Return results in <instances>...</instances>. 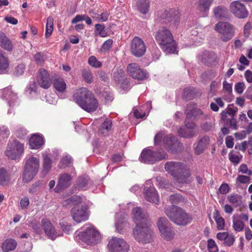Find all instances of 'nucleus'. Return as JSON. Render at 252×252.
<instances>
[{
	"mask_svg": "<svg viewBox=\"0 0 252 252\" xmlns=\"http://www.w3.org/2000/svg\"><path fill=\"white\" fill-rule=\"evenodd\" d=\"M133 220L136 227L133 230L135 239L140 243L147 244L152 241L153 232L150 228L152 224L148 214L143 212L140 207H135L132 210Z\"/></svg>",
	"mask_w": 252,
	"mask_h": 252,
	"instance_id": "obj_1",
	"label": "nucleus"
},
{
	"mask_svg": "<svg viewBox=\"0 0 252 252\" xmlns=\"http://www.w3.org/2000/svg\"><path fill=\"white\" fill-rule=\"evenodd\" d=\"M75 102L83 110L88 112H93L98 107V101L91 92L86 88L78 90L73 94Z\"/></svg>",
	"mask_w": 252,
	"mask_h": 252,
	"instance_id": "obj_2",
	"label": "nucleus"
},
{
	"mask_svg": "<svg viewBox=\"0 0 252 252\" xmlns=\"http://www.w3.org/2000/svg\"><path fill=\"white\" fill-rule=\"evenodd\" d=\"M156 40L166 54H177L176 42L169 30L164 27L160 28L157 32Z\"/></svg>",
	"mask_w": 252,
	"mask_h": 252,
	"instance_id": "obj_3",
	"label": "nucleus"
},
{
	"mask_svg": "<svg viewBox=\"0 0 252 252\" xmlns=\"http://www.w3.org/2000/svg\"><path fill=\"white\" fill-rule=\"evenodd\" d=\"M81 231L74 234L76 241L84 242L88 245L96 244L101 239L100 233L90 224H86L81 228Z\"/></svg>",
	"mask_w": 252,
	"mask_h": 252,
	"instance_id": "obj_4",
	"label": "nucleus"
},
{
	"mask_svg": "<svg viewBox=\"0 0 252 252\" xmlns=\"http://www.w3.org/2000/svg\"><path fill=\"white\" fill-rule=\"evenodd\" d=\"M165 170L179 183H187V179L190 176L189 170L180 162L169 161L165 163Z\"/></svg>",
	"mask_w": 252,
	"mask_h": 252,
	"instance_id": "obj_5",
	"label": "nucleus"
},
{
	"mask_svg": "<svg viewBox=\"0 0 252 252\" xmlns=\"http://www.w3.org/2000/svg\"><path fill=\"white\" fill-rule=\"evenodd\" d=\"M165 213L172 222L178 225H187L192 220L189 214L176 205H172L167 207L165 210Z\"/></svg>",
	"mask_w": 252,
	"mask_h": 252,
	"instance_id": "obj_6",
	"label": "nucleus"
},
{
	"mask_svg": "<svg viewBox=\"0 0 252 252\" xmlns=\"http://www.w3.org/2000/svg\"><path fill=\"white\" fill-rule=\"evenodd\" d=\"M162 141L166 150L172 153L180 152L183 147L182 143L177 137L171 134L165 135L163 132L160 131L155 136L154 143L155 145H159Z\"/></svg>",
	"mask_w": 252,
	"mask_h": 252,
	"instance_id": "obj_7",
	"label": "nucleus"
},
{
	"mask_svg": "<svg viewBox=\"0 0 252 252\" xmlns=\"http://www.w3.org/2000/svg\"><path fill=\"white\" fill-rule=\"evenodd\" d=\"M39 167L38 158L32 156L28 158L25 162L22 175L23 182L28 183L31 182L37 174Z\"/></svg>",
	"mask_w": 252,
	"mask_h": 252,
	"instance_id": "obj_8",
	"label": "nucleus"
},
{
	"mask_svg": "<svg viewBox=\"0 0 252 252\" xmlns=\"http://www.w3.org/2000/svg\"><path fill=\"white\" fill-rule=\"evenodd\" d=\"M166 157L167 154L163 149L155 151L149 148H145L141 153L139 160L144 163L154 164L166 158Z\"/></svg>",
	"mask_w": 252,
	"mask_h": 252,
	"instance_id": "obj_9",
	"label": "nucleus"
},
{
	"mask_svg": "<svg viewBox=\"0 0 252 252\" xmlns=\"http://www.w3.org/2000/svg\"><path fill=\"white\" fill-rule=\"evenodd\" d=\"M215 30L220 34L221 40L223 42L230 40L234 36V27L230 24L220 21L215 26Z\"/></svg>",
	"mask_w": 252,
	"mask_h": 252,
	"instance_id": "obj_10",
	"label": "nucleus"
},
{
	"mask_svg": "<svg viewBox=\"0 0 252 252\" xmlns=\"http://www.w3.org/2000/svg\"><path fill=\"white\" fill-rule=\"evenodd\" d=\"M158 18L161 23L169 24L170 26L176 27L180 21V13L177 10L170 9L161 12Z\"/></svg>",
	"mask_w": 252,
	"mask_h": 252,
	"instance_id": "obj_11",
	"label": "nucleus"
},
{
	"mask_svg": "<svg viewBox=\"0 0 252 252\" xmlns=\"http://www.w3.org/2000/svg\"><path fill=\"white\" fill-rule=\"evenodd\" d=\"M24 151V144L17 140H14L8 144L5 154L11 159H17L21 157Z\"/></svg>",
	"mask_w": 252,
	"mask_h": 252,
	"instance_id": "obj_12",
	"label": "nucleus"
},
{
	"mask_svg": "<svg viewBox=\"0 0 252 252\" xmlns=\"http://www.w3.org/2000/svg\"><path fill=\"white\" fill-rule=\"evenodd\" d=\"M157 225L161 236L167 241H171L175 236V231L170 226L166 218L160 217L158 219Z\"/></svg>",
	"mask_w": 252,
	"mask_h": 252,
	"instance_id": "obj_13",
	"label": "nucleus"
},
{
	"mask_svg": "<svg viewBox=\"0 0 252 252\" xmlns=\"http://www.w3.org/2000/svg\"><path fill=\"white\" fill-rule=\"evenodd\" d=\"M108 249L110 252H127L129 245L123 239L114 237L109 241Z\"/></svg>",
	"mask_w": 252,
	"mask_h": 252,
	"instance_id": "obj_14",
	"label": "nucleus"
},
{
	"mask_svg": "<svg viewBox=\"0 0 252 252\" xmlns=\"http://www.w3.org/2000/svg\"><path fill=\"white\" fill-rule=\"evenodd\" d=\"M127 70L130 76L138 80H146L149 76L148 72L136 63H129L127 66Z\"/></svg>",
	"mask_w": 252,
	"mask_h": 252,
	"instance_id": "obj_15",
	"label": "nucleus"
},
{
	"mask_svg": "<svg viewBox=\"0 0 252 252\" xmlns=\"http://www.w3.org/2000/svg\"><path fill=\"white\" fill-rule=\"evenodd\" d=\"M231 12L238 19H245L248 17L249 11L241 0L232 1L229 6Z\"/></svg>",
	"mask_w": 252,
	"mask_h": 252,
	"instance_id": "obj_16",
	"label": "nucleus"
},
{
	"mask_svg": "<svg viewBox=\"0 0 252 252\" xmlns=\"http://www.w3.org/2000/svg\"><path fill=\"white\" fill-rule=\"evenodd\" d=\"M146 51V47L143 40L138 36H135L131 40L130 51L137 58L143 56Z\"/></svg>",
	"mask_w": 252,
	"mask_h": 252,
	"instance_id": "obj_17",
	"label": "nucleus"
},
{
	"mask_svg": "<svg viewBox=\"0 0 252 252\" xmlns=\"http://www.w3.org/2000/svg\"><path fill=\"white\" fill-rule=\"evenodd\" d=\"M144 194L146 200L150 202L158 204L159 202V196L152 184L151 180H149L145 183Z\"/></svg>",
	"mask_w": 252,
	"mask_h": 252,
	"instance_id": "obj_18",
	"label": "nucleus"
},
{
	"mask_svg": "<svg viewBox=\"0 0 252 252\" xmlns=\"http://www.w3.org/2000/svg\"><path fill=\"white\" fill-rule=\"evenodd\" d=\"M72 177L68 173H63L60 174L58 182L54 189L55 192L60 193L69 188L72 183Z\"/></svg>",
	"mask_w": 252,
	"mask_h": 252,
	"instance_id": "obj_19",
	"label": "nucleus"
},
{
	"mask_svg": "<svg viewBox=\"0 0 252 252\" xmlns=\"http://www.w3.org/2000/svg\"><path fill=\"white\" fill-rule=\"evenodd\" d=\"M51 79L47 71L44 68H40L38 70L37 77L38 84L43 89H48L51 85Z\"/></svg>",
	"mask_w": 252,
	"mask_h": 252,
	"instance_id": "obj_20",
	"label": "nucleus"
},
{
	"mask_svg": "<svg viewBox=\"0 0 252 252\" xmlns=\"http://www.w3.org/2000/svg\"><path fill=\"white\" fill-rule=\"evenodd\" d=\"M72 218L75 221L80 223L88 219L89 215L86 208L75 207L71 210Z\"/></svg>",
	"mask_w": 252,
	"mask_h": 252,
	"instance_id": "obj_21",
	"label": "nucleus"
},
{
	"mask_svg": "<svg viewBox=\"0 0 252 252\" xmlns=\"http://www.w3.org/2000/svg\"><path fill=\"white\" fill-rule=\"evenodd\" d=\"M45 141L42 135L33 134L29 140L30 147L32 149H40L44 144Z\"/></svg>",
	"mask_w": 252,
	"mask_h": 252,
	"instance_id": "obj_22",
	"label": "nucleus"
},
{
	"mask_svg": "<svg viewBox=\"0 0 252 252\" xmlns=\"http://www.w3.org/2000/svg\"><path fill=\"white\" fill-rule=\"evenodd\" d=\"M41 222L45 234L51 239L54 240L58 235L51 222L46 219H42Z\"/></svg>",
	"mask_w": 252,
	"mask_h": 252,
	"instance_id": "obj_23",
	"label": "nucleus"
},
{
	"mask_svg": "<svg viewBox=\"0 0 252 252\" xmlns=\"http://www.w3.org/2000/svg\"><path fill=\"white\" fill-rule=\"evenodd\" d=\"M217 238L220 241H223V245L227 247L233 245L235 240L234 235L227 232L217 233Z\"/></svg>",
	"mask_w": 252,
	"mask_h": 252,
	"instance_id": "obj_24",
	"label": "nucleus"
},
{
	"mask_svg": "<svg viewBox=\"0 0 252 252\" xmlns=\"http://www.w3.org/2000/svg\"><path fill=\"white\" fill-rule=\"evenodd\" d=\"M0 47L8 52L12 51L14 47L11 40L2 32H0Z\"/></svg>",
	"mask_w": 252,
	"mask_h": 252,
	"instance_id": "obj_25",
	"label": "nucleus"
},
{
	"mask_svg": "<svg viewBox=\"0 0 252 252\" xmlns=\"http://www.w3.org/2000/svg\"><path fill=\"white\" fill-rule=\"evenodd\" d=\"M209 137L207 136H204L201 138L196 144H194L195 153L198 155L203 153L206 147L209 144Z\"/></svg>",
	"mask_w": 252,
	"mask_h": 252,
	"instance_id": "obj_26",
	"label": "nucleus"
},
{
	"mask_svg": "<svg viewBox=\"0 0 252 252\" xmlns=\"http://www.w3.org/2000/svg\"><path fill=\"white\" fill-rule=\"evenodd\" d=\"M3 97L8 100L9 106H13L18 103V97L17 94L9 89H6L3 91Z\"/></svg>",
	"mask_w": 252,
	"mask_h": 252,
	"instance_id": "obj_27",
	"label": "nucleus"
},
{
	"mask_svg": "<svg viewBox=\"0 0 252 252\" xmlns=\"http://www.w3.org/2000/svg\"><path fill=\"white\" fill-rule=\"evenodd\" d=\"M136 6L140 13L146 15L150 11V2L149 0H138Z\"/></svg>",
	"mask_w": 252,
	"mask_h": 252,
	"instance_id": "obj_28",
	"label": "nucleus"
},
{
	"mask_svg": "<svg viewBox=\"0 0 252 252\" xmlns=\"http://www.w3.org/2000/svg\"><path fill=\"white\" fill-rule=\"evenodd\" d=\"M217 58V55L213 52L204 51L201 55V61L205 64L209 66L213 63Z\"/></svg>",
	"mask_w": 252,
	"mask_h": 252,
	"instance_id": "obj_29",
	"label": "nucleus"
},
{
	"mask_svg": "<svg viewBox=\"0 0 252 252\" xmlns=\"http://www.w3.org/2000/svg\"><path fill=\"white\" fill-rule=\"evenodd\" d=\"M89 181V178L87 176H81L78 177L74 185V188L78 190H86L87 185Z\"/></svg>",
	"mask_w": 252,
	"mask_h": 252,
	"instance_id": "obj_30",
	"label": "nucleus"
},
{
	"mask_svg": "<svg viewBox=\"0 0 252 252\" xmlns=\"http://www.w3.org/2000/svg\"><path fill=\"white\" fill-rule=\"evenodd\" d=\"M197 130H191L184 126L180 127L178 130V135L185 138H191L196 135Z\"/></svg>",
	"mask_w": 252,
	"mask_h": 252,
	"instance_id": "obj_31",
	"label": "nucleus"
},
{
	"mask_svg": "<svg viewBox=\"0 0 252 252\" xmlns=\"http://www.w3.org/2000/svg\"><path fill=\"white\" fill-rule=\"evenodd\" d=\"M214 0H199L198 8L202 13V16L205 17L207 15V12Z\"/></svg>",
	"mask_w": 252,
	"mask_h": 252,
	"instance_id": "obj_32",
	"label": "nucleus"
},
{
	"mask_svg": "<svg viewBox=\"0 0 252 252\" xmlns=\"http://www.w3.org/2000/svg\"><path fill=\"white\" fill-rule=\"evenodd\" d=\"M9 66L8 58L4 56V53L0 50V74H5L7 72Z\"/></svg>",
	"mask_w": 252,
	"mask_h": 252,
	"instance_id": "obj_33",
	"label": "nucleus"
},
{
	"mask_svg": "<svg viewBox=\"0 0 252 252\" xmlns=\"http://www.w3.org/2000/svg\"><path fill=\"white\" fill-rule=\"evenodd\" d=\"M214 15L216 18L220 19L226 17L228 15V9L224 6L215 7L213 10Z\"/></svg>",
	"mask_w": 252,
	"mask_h": 252,
	"instance_id": "obj_34",
	"label": "nucleus"
},
{
	"mask_svg": "<svg viewBox=\"0 0 252 252\" xmlns=\"http://www.w3.org/2000/svg\"><path fill=\"white\" fill-rule=\"evenodd\" d=\"M16 241L13 239L5 240L2 243L1 249L3 252H9L14 250L17 246Z\"/></svg>",
	"mask_w": 252,
	"mask_h": 252,
	"instance_id": "obj_35",
	"label": "nucleus"
},
{
	"mask_svg": "<svg viewBox=\"0 0 252 252\" xmlns=\"http://www.w3.org/2000/svg\"><path fill=\"white\" fill-rule=\"evenodd\" d=\"M187 119L196 120L198 119L200 116L203 115V112L199 108H193L190 110H186L185 111Z\"/></svg>",
	"mask_w": 252,
	"mask_h": 252,
	"instance_id": "obj_36",
	"label": "nucleus"
},
{
	"mask_svg": "<svg viewBox=\"0 0 252 252\" xmlns=\"http://www.w3.org/2000/svg\"><path fill=\"white\" fill-rule=\"evenodd\" d=\"M112 126V121L108 118H106L100 126L99 131L103 134H107L111 130Z\"/></svg>",
	"mask_w": 252,
	"mask_h": 252,
	"instance_id": "obj_37",
	"label": "nucleus"
},
{
	"mask_svg": "<svg viewBox=\"0 0 252 252\" xmlns=\"http://www.w3.org/2000/svg\"><path fill=\"white\" fill-rule=\"evenodd\" d=\"M233 227L236 232L242 231L244 227V224L242 220L238 219V215H234L233 217Z\"/></svg>",
	"mask_w": 252,
	"mask_h": 252,
	"instance_id": "obj_38",
	"label": "nucleus"
},
{
	"mask_svg": "<svg viewBox=\"0 0 252 252\" xmlns=\"http://www.w3.org/2000/svg\"><path fill=\"white\" fill-rule=\"evenodd\" d=\"M10 180V178L7 171L3 168H0V185L3 186L7 185Z\"/></svg>",
	"mask_w": 252,
	"mask_h": 252,
	"instance_id": "obj_39",
	"label": "nucleus"
},
{
	"mask_svg": "<svg viewBox=\"0 0 252 252\" xmlns=\"http://www.w3.org/2000/svg\"><path fill=\"white\" fill-rule=\"evenodd\" d=\"M125 215L120 213H117L115 216V226L116 230L121 233L122 230V225L124 222Z\"/></svg>",
	"mask_w": 252,
	"mask_h": 252,
	"instance_id": "obj_40",
	"label": "nucleus"
},
{
	"mask_svg": "<svg viewBox=\"0 0 252 252\" xmlns=\"http://www.w3.org/2000/svg\"><path fill=\"white\" fill-rule=\"evenodd\" d=\"M66 83L62 78H58L54 81V87L59 92H63L66 89Z\"/></svg>",
	"mask_w": 252,
	"mask_h": 252,
	"instance_id": "obj_41",
	"label": "nucleus"
},
{
	"mask_svg": "<svg viewBox=\"0 0 252 252\" xmlns=\"http://www.w3.org/2000/svg\"><path fill=\"white\" fill-rule=\"evenodd\" d=\"M43 171L47 173L48 172L52 167V161L50 158L47 153L43 154Z\"/></svg>",
	"mask_w": 252,
	"mask_h": 252,
	"instance_id": "obj_42",
	"label": "nucleus"
},
{
	"mask_svg": "<svg viewBox=\"0 0 252 252\" xmlns=\"http://www.w3.org/2000/svg\"><path fill=\"white\" fill-rule=\"evenodd\" d=\"M214 218L217 225L219 230H223L224 227V219L220 216L219 211L215 210L214 213Z\"/></svg>",
	"mask_w": 252,
	"mask_h": 252,
	"instance_id": "obj_43",
	"label": "nucleus"
},
{
	"mask_svg": "<svg viewBox=\"0 0 252 252\" xmlns=\"http://www.w3.org/2000/svg\"><path fill=\"white\" fill-rule=\"evenodd\" d=\"M53 18L49 16L47 18L46 31L45 36L46 38H49L51 35L53 30Z\"/></svg>",
	"mask_w": 252,
	"mask_h": 252,
	"instance_id": "obj_44",
	"label": "nucleus"
},
{
	"mask_svg": "<svg viewBox=\"0 0 252 252\" xmlns=\"http://www.w3.org/2000/svg\"><path fill=\"white\" fill-rule=\"evenodd\" d=\"M232 84L228 83L226 81L223 82V90L228 93V96L227 97H224V100L227 102H230L233 99L232 95Z\"/></svg>",
	"mask_w": 252,
	"mask_h": 252,
	"instance_id": "obj_45",
	"label": "nucleus"
},
{
	"mask_svg": "<svg viewBox=\"0 0 252 252\" xmlns=\"http://www.w3.org/2000/svg\"><path fill=\"white\" fill-rule=\"evenodd\" d=\"M72 162V158L69 155H66L61 159L59 166L61 168H65L69 166Z\"/></svg>",
	"mask_w": 252,
	"mask_h": 252,
	"instance_id": "obj_46",
	"label": "nucleus"
},
{
	"mask_svg": "<svg viewBox=\"0 0 252 252\" xmlns=\"http://www.w3.org/2000/svg\"><path fill=\"white\" fill-rule=\"evenodd\" d=\"M82 75L84 81L88 84H91L93 81V75L89 68H84L81 70Z\"/></svg>",
	"mask_w": 252,
	"mask_h": 252,
	"instance_id": "obj_47",
	"label": "nucleus"
},
{
	"mask_svg": "<svg viewBox=\"0 0 252 252\" xmlns=\"http://www.w3.org/2000/svg\"><path fill=\"white\" fill-rule=\"evenodd\" d=\"M114 79L117 83H120L125 78V71L122 69H117L114 72Z\"/></svg>",
	"mask_w": 252,
	"mask_h": 252,
	"instance_id": "obj_48",
	"label": "nucleus"
},
{
	"mask_svg": "<svg viewBox=\"0 0 252 252\" xmlns=\"http://www.w3.org/2000/svg\"><path fill=\"white\" fill-rule=\"evenodd\" d=\"M88 63L94 68H99L102 66V63L98 61L94 56H90L88 59Z\"/></svg>",
	"mask_w": 252,
	"mask_h": 252,
	"instance_id": "obj_49",
	"label": "nucleus"
},
{
	"mask_svg": "<svg viewBox=\"0 0 252 252\" xmlns=\"http://www.w3.org/2000/svg\"><path fill=\"white\" fill-rule=\"evenodd\" d=\"M194 92L193 89L189 87L184 90L183 96L188 99H191L193 97Z\"/></svg>",
	"mask_w": 252,
	"mask_h": 252,
	"instance_id": "obj_50",
	"label": "nucleus"
},
{
	"mask_svg": "<svg viewBox=\"0 0 252 252\" xmlns=\"http://www.w3.org/2000/svg\"><path fill=\"white\" fill-rule=\"evenodd\" d=\"M207 249L209 252H218V248L215 241L209 239L207 241Z\"/></svg>",
	"mask_w": 252,
	"mask_h": 252,
	"instance_id": "obj_51",
	"label": "nucleus"
},
{
	"mask_svg": "<svg viewBox=\"0 0 252 252\" xmlns=\"http://www.w3.org/2000/svg\"><path fill=\"white\" fill-rule=\"evenodd\" d=\"M183 196L178 193L171 194L169 197V201L173 204H178L183 201Z\"/></svg>",
	"mask_w": 252,
	"mask_h": 252,
	"instance_id": "obj_52",
	"label": "nucleus"
},
{
	"mask_svg": "<svg viewBox=\"0 0 252 252\" xmlns=\"http://www.w3.org/2000/svg\"><path fill=\"white\" fill-rule=\"evenodd\" d=\"M157 182H158L159 186L160 188H165V189H169L170 186V184L169 181L166 179L161 178L160 177H158L156 179Z\"/></svg>",
	"mask_w": 252,
	"mask_h": 252,
	"instance_id": "obj_53",
	"label": "nucleus"
},
{
	"mask_svg": "<svg viewBox=\"0 0 252 252\" xmlns=\"http://www.w3.org/2000/svg\"><path fill=\"white\" fill-rule=\"evenodd\" d=\"M33 58L37 64L41 65L44 62V54L41 52H37Z\"/></svg>",
	"mask_w": 252,
	"mask_h": 252,
	"instance_id": "obj_54",
	"label": "nucleus"
},
{
	"mask_svg": "<svg viewBox=\"0 0 252 252\" xmlns=\"http://www.w3.org/2000/svg\"><path fill=\"white\" fill-rule=\"evenodd\" d=\"M113 41L111 39H109L105 41L102 45L101 50L102 51H108L111 48Z\"/></svg>",
	"mask_w": 252,
	"mask_h": 252,
	"instance_id": "obj_55",
	"label": "nucleus"
},
{
	"mask_svg": "<svg viewBox=\"0 0 252 252\" xmlns=\"http://www.w3.org/2000/svg\"><path fill=\"white\" fill-rule=\"evenodd\" d=\"M236 181L237 182L242 184H248L250 183V178L247 176L238 175L236 178Z\"/></svg>",
	"mask_w": 252,
	"mask_h": 252,
	"instance_id": "obj_56",
	"label": "nucleus"
},
{
	"mask_svg": "<svg viewBox=\"0 0 252 252\" xmlns=\"http://www.w3.org/2000/svg\"><path fill=\"white\" fill-rule=\"evenodd\" d=\"M189 119H187V117L186 118L185 121V127L191 130H196V128L197 127V125L193 122H189Z\"/></svg>",
	"mask_w": 252,
	"mask_h": 252,
	"instance_id": "obj_57",
	"label": "nucleus"
},
{
	"mask_svg": "<svg viewBox=\"0 0 252 252\" xmlns=\"http://www.w3.org/2000/svg\"><path fill=\"white\" fill-rule=\"evenodd\" d=\"M227 126L229 128H231L235 130L238 129L236 121L233 117L227 120Z\"/></svg>",
	"mask_w": 252,
	"mask_h": 252,
	"instance_id": "obj_58",
	"label": "nucleus"
},
{
	"mask_svg": "<svg viewBox=\"0 0 252 252\" xmlns=\"http://www.w3.org/2000/svg\"><path fill=\"white\" fill-rule=\"evenodd\" d=\"M230 189L228 185L226 183H223L221 185L219 189V191L222 194H227Z\"/></svg>",
	"mask_w": 252,
	"mask_h": 252,
	"instance_id": "obj_59",
	"label": "nucleus"
},
{
	"mask_svg": "<svg viewBox=\"0 0 252 252\" xmlns=\"http://www.w3.org/2000/svg\"><path fill=\"white\" fill-rule=\"evenodd\" d=\"M41 181H36L33 183L31 188L29 189V191L30 193L33 194L41 186Z\"/></svg>",
	"mask_w": 252,
	"mask_h": 252,
	"instance_id": "obj_60",
	"label": "nucleus"
},
{
	"mask_svg": "<svg viewBox=\"0 0 252 252\" xmlns=\"http://www.w3.org/2000/svg\"><path fill=\"white\" fill-rule=\"evenodd\" d=\"M228 201L232 204H237L239 199V195L237 194H230L227 196Z\"/></svg>",
	"mask_w": 252,
	"mask_h": 252,
	"instance_id": "obj_61",
	"label": "nucleus"
},
{
	"mask_svg": "<svg viewBox=\"0 0 252 252\" xmlns=\"http://www.w3.org/2000/svg\"><path fill=\"white\" fill-rule=\"evenodd\" d=\"M245 84L243 82H238L235 85V90L239 94H241L244 90Z\"/></svg>",
	"mask_w": 252,
	"mask_h": 252,
	"instance_id": "obj_62",
	"label": "nucleus"
},
{
	"mask_svg": "<svg viewBox=\"0 0 252 252\" xmlns=\"http://www.w3.org/2000/svg\"><path fill=\"white\" fill-rule=\"evenodd\" d=\"M29 204V199L27 197H24L22 198L20 201V207L22 209H27Z\"/></svg>",
	"mask_w": 252,
	"mask_h": 252,
	"instance_id": "obj_63",
	"label": "nucleus"
},
{
	"mask_svg": "<svg viewBox=\"0 0 252 252\" xmlns=\"http://www.w3.org/2000/svg\"><path fill=\"white\" fill-rule=\"evenodd\" d=\"M252 29V26L250 22H248L244 27V34L245 37H249L251 31Z\"/></svg>",
	"mask_w": 252,
	"mask_h": 252,
	"instance_id": "obj_64",
	"label": "nucleus"
}]
</instances>
